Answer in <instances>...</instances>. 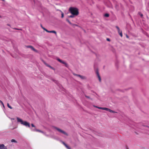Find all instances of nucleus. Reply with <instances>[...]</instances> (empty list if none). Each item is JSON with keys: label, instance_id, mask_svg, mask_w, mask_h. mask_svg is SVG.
Listing matches in <instances>:
<instances>
[{"label": "nucleus", "instance_id": "1", "mask_svg": "<svg viewBox=\"0 0 149 149\" xmlns=\"http://www.w3.org/2000/svg\"><path fill=\"white\" fill-rule=\"evenodd\" d=\"M69 11L73 15H77L79 14L78 10L76 8L70 7L69 9Z\"/></svg>", "mask_w": 149, "mask_h": 149}, {"label": "nucleus", "instance_id": "2", "mask_svg": "<svg viewBox=\"0 0 149 149\" xmlns=\"http://www.w3.org/2000/svg\"><path fill=\"white\" fill-rule=\"evenodd\" d=\"M17 121L18 122L20 123L26 127H30V123L26 121H24L22 119L18 117L17 118Z\"/></svg>", "mask_w": 149, "mask_h": 149}, {"label": "nucleus", "instance_id": "3", "mask_svg": "<svg viewBox=\"0 0 149 149\" xmlns=\"http://www.w3.org/2000/svg\"><path fill=\"white\" fill-rule=\"evenodd\" d=\"M55 129H56L59 132H60L67 136L68 135V134L66 132H65L63 131V130H61L60 129L58 128H57L56 127H55Z\"/></svg>", "mask_w": 149, "mask_h": 149}, {"label": "nucleus", "instance_id": "4", "mask_svg": "<svg viewBox=\"0 0 149 149\" xmlns=\"http://www.w3.org/2000/svg\"><path fill=\"white\" fill-rule=\"evenodd\" d=\"M57 60L59 62H60V63L63 64H65V66L67 67H68V64L65 62L64 61H63L62 60H61L59 58H57Z\"/></svg>", "mask_w": 149, "mask_h": 149}, {"label": "nucleus", "instance_id": "5", "mask_svg": "<svg viewBox=\"0 0 149 149\" xmlns=\"http://www.w3.org/2000/svg\"><path fill=\"white\" fill-rule=\"evenodd\" d=\"M26 47L27 48H31L32 50L34 51L35 52H38V51L33 46H31L29 45V46H26Z\"/></svg>", "mask_w": 149, "mask_h": 149}, {"label": "nucleus", "instance_id": "6", "mask_svg": "<svg viewBox=\"0 0 149 149\" xmlns=\"http://www.w3.org/2000/svg\"><path fill=\"white\" fill-rule=\"evenodd\" d=\"M0 149H7V148L4 144H0Z\"/></svg>", "mask_w": 149, "mask_h": 149}, {"label": "nucleus", "instance_id": "7", "mask_svg": "<svg viewBox=\"0 0 149 149\" xmlns=\"http://www.w3.org/2000/svg\"><path fill=\"white\" fill-rule=\"evenodd\" d=\"M96 73L97 75L99 81L100 82L101 81V79L100 76L99 74V73L98 71L97 70L96 71Z\"/></svg>", "mask_w": 149, "mask_h": 149}, {"label": "nucleus", "instance_id": "8", "mask_svg": "<svg viewBox=\"0 0 149 149\" xmlns=\"http://www.w3.org/2000/svg\"><path fill=\"white\" fill-rule=\"evenodd\" d=\"M44 64H45V65H46L47 66L50 68H51V69H52V70H55V69L53 67H52L50 65L48 64H47V63H46L44 61Z\"/></svg>", "mask_w": 149, "mask_h": 149}, {"label": "nucleus", "instance_id": "9", "mask_svg": "<svg viewBox=\"0 0 149 149\" xmlns=\"http://www.w3.org/2000/svg\"><path fill=\"white\" fill-rule=\"evenodd\" d=\"M47 32L50 33H54V34H55L56 35V32L55 31H49L48 30V31H47Z\"/></svg>", "mask_w": 149, "mask_h": 149}, {"label": "nucleus", "instance_id": "10", "mask_svg": "<svg viewBox=\"0 0 149 149\" xmlns=\"http://www.w3.org/2000/svg\"><path fill=\"white\" fill-rule=\"evenodd\" d=\"M34 131H36V132H39L42 133H44V132L43 131H41L40 130L36 129H35Z\"/></svg>", "mask_w": 149, "mask_h": 149}, {"label": "nucleus", "instance_id": "11", "mask_svg": "<svg viewBox=\"0 0 149 149\" xmlns=\"http://www.w3.org/2000/svg\"><path fill=\"white\" fill-rule=\"evenodd\" d=\"M116 29L118 30V33H120L121 31H120V29L119 27L118 26H116Z\"/></svg>", "mask_w": 149, "mask_h": 149}, {"label": "nucleus", "instance_id": "12", "mask_svg": "<svg viewBox=\"0 0 149 149\" xmlns=\"http://www.w3.org/2000/svg\"><path fill=\"white\" fill-rule=\"evenodd\" d=\"M109 112H111V113H116V112L115 111H114L110 109H109Z\"/></svg>", "mask_w": 149, "mask_h": 149}, {"label": "nucleus", "instance_id": "13", "mask_svg": "<svg viewBox=\"0 0 149 149\" xmlns=\"http://www.w3.org/2000/svg\"><path fill=\"white\" fill-rule=\"evenodd\" d=\"M73 74L74 76H77L79 77H80L81 76V75H80L79 74H76L74 73H73Z\"/></svg>", "mask_w": 149, "mask_h": 149}, {"label": "nucleus", "instance_id": "14", "mask_svg": "<svg viewBox=\"0 0 149 149\" xmlns=\"http://www.w3.org/2000/svg\"><path fill=\"white\" fill-rule=\"evenodd\" d=\"M104 16L106 17H108L109 16V14L108 13H106L104 14Z\"/></svg>", "mask_w": 149, "mask_h": 149}, {"label": "nucleus", "instance_id": "15", "mask_svg": "<svg viewBox=\"0 0 149 149\" xmlns=\"http://www.w3.org/2000/svg\"><path fill=\"white\" fill-rule=\"evenodd\" d=\"M79 77L82 79H85V77L81 75L80 77Z\"/></svg>", "mask_w": 149, "mask_h": 149}, {"label": "nucleus", "instance_id": "16", "mask_svg": "<svg viewBox=\"0 0 149 149\" xmlns=\"http://www.w3.org/2000/svg\"><path fill=\"white\" fill-rule=\"evenodd\" d=\"M109 109H108V108H105V107L104 108V110L109 111Z\"/></svg>", "mask_w": 149, "mask_h": 149}, {"label": "nucleus", "instance_id": "17", "mask_svg": "<svg viewBox=\"0 0 149 149\" xmlns=\"http://www.w3.org/2000/svg\"><path fill=\"white\" fill-rule=\"evenodd\" d=\"M119 34L121 37H123V34L122 33V31H121L120 33H119Z\"/></svg>", "mask_w": 149, "mask_h": 149}, {"label": "nucleus", "instance_id": "18", "mask_svg": "<svg viewBox=\"0 0 149 149\" xmlns=\"http://www.w3.org/2000/svg\"><path fill=\"white\" fill-rule=\"evenodd\" d=\"M11 141L12 142H15V143H17V142L16 141H15V140L14 139H12L11 140Z\"/></svg>", "mask_w": 149, "mask_h": 149}, {"label": "nucleus", "instance_id": "19", "mask_svg": "<svg viewBox=\"0 0 149 149\" xmlns=\"http://www.w3.org/2000/svg\"><path fill=\"white\" fill-rule=\"evenodd\" d=\"M65 146L68 149H71L67 145H66Z\"/></svg>", "mask_w": 149, "mask_h": 149}, {"label": "nucleus", "instance_id": "20", "mask_svg": "<svg viewBox=\"0 0 149 149\" xmlns=\"http://www.w3.org/2000/svg\"><path fill=\"white\" fill-rule=\"evenodd\" d=\"M42 28L45 31H46L47 32V31H48V30H47L45 28H44V27H43L42 26Z\"/></svg>", "mask_w": 149, "mask_h": 149}, {"label": "nucleus", "instance_id": "21", "mask_svg": "<svg viewBox=\"0 0 149 149\" xmlns=\"http://www.w3.org/2000/svg\"><path fill=\"white\" fill-rule=\"evenodd\" d=\"M74 15H70L69 16V17H71V18H73L74 17Z\"/></svg>", "mask_w": 149, "mask_h": 149}, {"label": "nucleus", "instance_id": "22", "mask_svg": "<svg viewBox=\"0 0 149 149\" xmlns=\"http://www.w3.org/2000/svg\"><path fill=\"white\" fill-rule=\"evenodd\" d=\"M104 107H98V108L99 109H102L104 110Z\"/></svg>", "mask_w": 149, "mask_h": 149}, {"label": "nucleus", "instance_id": "23", "mask_svg": "<svg viewBox=\"0 0 149 149\" xmlns=\"http://www.w3.org/2000/svg\"><path fill=\"white\" fill-rule=\"evenodd\" d=\"M139 13V15H140L141 17H142L143 16V15L142 14H141V13Z\"/></svg>", "mask_w": 149, "mask_h": 149}, {"label": "nucleus", "instance_id": "24", "mask_svg": "<svg viewBox=\"0 0 149 149\" xmlns=\"http://www.w3.org/2000/svg\"><path fill=\"white\" fill-rule=\"evenodd\" d=\"M66 20L69 24H71V23L68 19H66Z\"/></svg>", "mask_w": 149, "mask_h": 149}, {"label": "nucleus", "instance_id": "25", "mask_svg": "<svg viewBox=\"0 0 149 149\" xmlns=\"http://www.w3.org/2000/svg\"><path fill=\"white\" fill-rule=\"evenodd\" d=\"M0 102H1V104H2L3 106L4 104L3 102L0 100Z\"/></svg>", "mask_w": 149, "mask_h": 149}, {"label": "nucleus", "instance_id": "26", "mask_svg": "<svg viewBox=\"0 0 149 149\" xmlns=\"http://www.w3.org/2000/svg\"><path fill=\"white\" fill-rule=\"evenodd\" d=\"M64 17L63 13H62L61 14V17L63 18Z\"/></svg>", "mask_w": 149, "mask_h": 149}, {"label": "nucleus", "instance_id": "27", "mask_svg": "<svg viewBox=\"0 0 149 149\" xmlns=\"http://www.w3.org/2000/svg\"><path fill=\"white\" fill-rule=\"evenodd\" d=\"M31 125L32 127H35V126H34V125L33 124H31Z\"/></svg>", "mask_w": 149, "mask_h": 149}, {"label": "nucleus", "instance_id": "28", "mask_svg": "<svg viewBox=\"0 0 149 149\" xmlns=\"http://www.w3.org/2000/svg\"><path fill=\"white\" fill-rule=\"evenodd\" d=\"M62 143H63V144L65 146V145H66L67 144L65 143H64V142H62Z\"/></svg>", "mask_w": 149, "mask_h": 149}, {"label": "nucleus", "instance_id": "29", "mask_svg": "<svg viewBox=\"0 0 149 149\" xmlns=\"http://www.w3.org/2000/svg\"><path fill=\"white\" fill-rule=\"evenodd\" d=\"M85 96L87 98H90L88 96H86V95H85Z\"/></svg>", "mask_w": 149, "mask_h": 149}, {"label": "nucleus", "instance_id": "30", "mask_svg": "<svg viewBox=\"0 0 149 149\" xmlns=\"http://www.w3.org/2000/svg\"><path fill=\"white\" fill-rule=\"evenodd\" d=\"M8 107L10 108L11 109H13V108L10 106L9 107Z\"/></svg>", "mask_w": 149, "mask_h": 149}, {"label": "nucleus", "instance_id": "31", "mask_svg": "<svg viewBox=\"0 0 149 149\" xmlns=\"http://www.w3.org/2000/svg\"><path fill=\"white\" fill-rule=\"evenodd\" d=\"M107 40L108 41H110V40L109 38H107Z\"/></svg>", "mask_w": 149, "mask_h": 149}, {"label": "nucleus", "instance_id": "32", "mask_svg": "<svg viewBox=\"0 0 149 149\" xmlns=\"http://www.w3.org/2000/svg\"><path fill=\"white\" fill-rule=\"evenodd\" d=\"M10 105L8 103H7V106L8 107H9V106H10Z\"/></svg>", "mask_w": 149, "mask_h": 149}, {"label": "nucleus", "instance_id": "33", "mask_svg": "<svg viewBox=\"0 0 149 149\" xmlns=\"http://www.w3.org/2000/svg\"><path fill=\"white\" fill-rule=\"evenodd\" d=\"M14 29H15L18 30H20V29H17V28H14Z\"/></svg>", "mask_w": 149, "mask_h": 149}, {"label": "nucleus", "instance_id": "34", "mask_svg": "<svg viewBox=\"0 0 149 149\" xmlns=\"http://www.w3.org/2000/svg\"><path fill=\"white\" fill-rule=\"evenodd\" d=\"M126 37H127V38H129V37H128V36L127 35H126Z\"/></svg>", "mask_w": 149, "mask_h": 149}, {"label": "nucleus", "instance_id": "35", "mask_svg": "<svg viewBox=\"0 0 149 149\" xmlns=\"http://www.w3.org/2000/svg\"><path fill=\"white\" fill-rule=\"evenodd\" d=\"M94 107H95L97 108H98V107H97L96 106H94Z\"/></svg>", "mask_w": 149, "mask_h": 149}, {"label": "nucleus", "instance_id": "36", "mask_svg": "<svg viewBox=\"0 0 149 149\" xmlns=\"http://www.w3.org/2000/svg\"><path fill=\"white\" fill-rule=\"evenodd\" d=\"M7 25H8V26H10V25L9 24H7Z\"/></svg>", "mask_w": 149, "mask_h": 149}, {"label": "nucleus", "instance_id": "37", "mask_svg": "<svg viewBox=\"0 0 149 149\" xmlns=\"http://www.w3.org/2000/svg\"><path fill=\"white\" fill-rule=\"evenodd\" d=\"M75 26H78V25H75Z\"/></svg>", "mask_w": 149, "mask_h": 149}, {"label": "nucleus", "instance_id": "38", "mask_svg": "<svg viewBox=\"0 0 149 149\" xmlns=\"http://www.w3.org/2000/svg\"><path fill=\"white\" fill-rule=\"evenodd\" d=\"M3 107H4V105H3Z\"/></svg>", "mask_w": 149, "mask_h": 149}, {"label": "nucleus", "instance_id": "39", "mask_svg": "<svg viewBox=\"0 0 149 149\" xmlns=\"http://www.w3.org/2000/svg\"><path fill=\"white\" fill-rule=\"evenodd\" d=\"M1 17L0 16V18Z\"/></svg>", "mask_w": 149, "mask_h": 149}]
</instances>
